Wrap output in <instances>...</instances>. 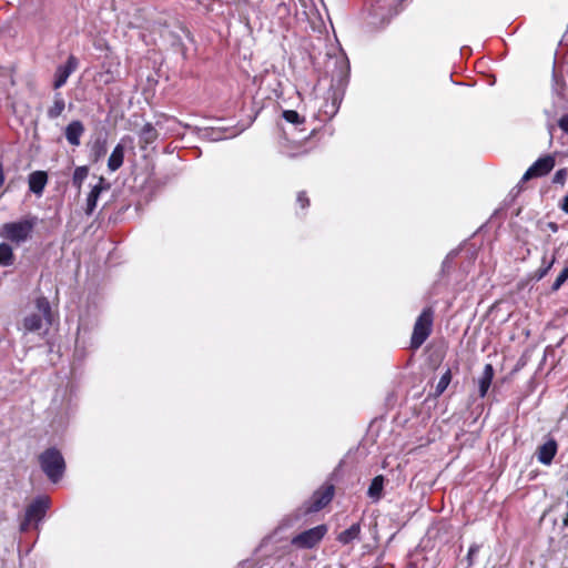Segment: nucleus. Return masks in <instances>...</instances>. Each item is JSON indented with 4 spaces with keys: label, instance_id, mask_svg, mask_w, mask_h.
I'll use <instances>...</instances> for the list:
<instances>
[{
    "label": "nucleus",
    "instance_id": "nucleus-1",
    "mask_svg": "<svg viewBox=\"0 0 568 568\" xmlns=\"http://www.w3.org/2000/svg\"><path fill=\"white\" fill-rule=\"evenodd\" d=\"M37 224V216H27L19 221L4 223L0 226V237L20 245L31 239Z\"/></svg>",
    "mask_w": 568,
    "mask_h": 568
},
{
    "label": "nucleus",
    "instance_id": "nucleus-2",
    "mask_svg": "<svg viewBox=\"0 0 568 568\" xmlns=\"http://www.w3.org/2000/svg\"><path fill=\"white\" fill-rule=\"evenodd\" d=\"M39 463L42 471L52 483H58L62 478L65 462L60 450L54 447L45 449L40 454Z\"/></svg>",
    "mask_w": 568,
    "mask_h": 568
},
{
    "label": "nucleus",
    "instance_id": "nucleus-3",
    "mask_svg": "<svg viewBox=\"0 0 568 568\" xmlns=\"http://www.w3.org/2000/svg\"><path fill=\"white\" fill-rule=\"evenodd\" d=\"M434 312L430 307L425 308L417 317L410 338V348H419L432 333Z\"/></svg>",
    "mask_w": 568,
    "mask_h": 568
},
{
    "label": "nucleus",
    "instance_id": "nucleus-4",
    "mask_svg": "<svg viewBox=\"0 0 568 568\" xmlns=\"http://www.w3.org/2000/svg\"><path fill=\"white\" fill-rule=\"evenodd\" d=\"M327 532L326 525H318L311 529L304 530L291 539V545L297 549L315 548Z\"/></svg>",
    "mask_w": 568,
    "mask_h": 568
},
{
    "label": "nucleus",
    "instance_id": "nucleus-5",
    "mask_svg": "<svg viewBox=\"0 0 568 568\" xmlns=\"http://www.w3.org/2000/svg\"><path fill=\"white\" fill-rule=\"evenodd\" d=\"M110 187L111 184L103 176L98 178V183L91 186V190L85 199V205L83 210L88 216H91L95 211L101 193L108 191Z\"/></svg>",
    "mask_w": 568,
    "mask_h": 568
},
{
    "label": "nucleus",
    "instance_id": "nucleus-6",
    "mask_svg": "<svg viewBox=\"0 0 568 568\" xmlns=\"http://www.w3.org/2000/svg\"><path fill=\"white\" fill-rule=\"evenodd\" d=\"M555 166V158L545 155L539 158L524 174L521 181H528L532 178H539L548 174Z\"/></svg>",
    "mask_w": 568,
    "mask_h": 568
},
{
    "label": "nucleus",
    "instance_id": "nucleus-7",
    "mask_svg": "<svg viewBox=\"0 0 568 568\" xmlns=\"http://www.w3.org/2000/svg\"><path fill=\"white\" fill-rule=\"evenodd\" d=\"M50 507V499L47 496L37 497L26 509V517L38 524L41 521Z\"/></svg>",
    "mask_w": 568,
    "mask_h": 568
},
{
    "label": "nucleus",
    "instance_id": "nucleus-8",
    "mask_svg": "<svg viewBox=\"0 0 568 568\" xmlns=\"http://www.w3.org/2000/svg\"><path fill=\"white\" fill-rule=\"evenodd\" d=\"M79 64L78 59L74 55H70L65 64L59 65L54 74V89L63 87L68 78L77 70Z\"/></svg>",
    "mask_w": 568,
    "mask_h": 568
},
{
    "label": "nucleus",
    "instance_id": "nucleus-9",
    "mask_svg": "<svg viewBox=\"0 0 568 568\" xmlns=\"http://www.w3.org/2000/svg\"><path fill=\"white\" fill-rule=\"evenodd\" d=\"M334 496V487L332 485L322 487L316 490L312 496V505L308 508V511H318L324 508Z\"/></svg>",
    "mask_w": 568,
    "mask_h": 568
},
{
    "label": "nucleus",
    "instance_id": "nucleus-10",
    "mask_svg": "<svg viewBox=\"0 0 568 568\" xmlns=\"http://www.w3.org/2000/svg\"><path fill=\"white\" fill-rule=\"evenodd\" d=\"M84 131L83 123L79 120H73L65 126L64 136L70 145L79 146Z\"/></svg>",
    "mask_w": 568,
    "mask_h": 568
},
{
    "label": "nucleus",
    "instance_id": "nucleus-11",
    "mask_svg": "<svg viewBox=\"0 0 568 568\" xmlns=\"http://www.w3.org/2000/svg\"><path fill=\"white\" fill-rule=\"evenodd\" d=\"M557 453V443L554 439H549L538 448L537 457L538 460L544 465L551 464Z\"/></svg>",
    "mask_w": 568,
    "mask_h": 568
},
{
    "label": "nucleus",
    "instance_id": "nucleus-12",
    "mask_svg": "<svg viewBox=\"0 0 568 568\" xmlns=\"http://www.w3.org/2000/svg\"><path fill=\"white\" fill-rule=\"evenodd\" d=\"M47 182L48 175L44 171H36L29 175V189L37 195L42 194Z\"/></svg>",
    "mask_w": 568,
    "mask_h": 568
},
{
    "label": "nucleus",
    "instance_id": "nucleus-13",
    "mask_svg": "<svg viewBox=\"0 0 568 568\" xmlns=\"http://www.w3.org/2000/svg\"><path fill=\"white\" fill-rule=\"evenodd\" d=\"M124 152L125 146L123 143H118L113 151L111 152L109 160H108V169L111 172H115L119 170L124 162Z\"/></svg>",
    "mask_w": 568,
    "mask_h": 568
},
{
    "label": "nucleus",
    "instance_id": "nucleus-14",
    "mask_svg": "<svg viewBox=\"0 0 568 568\" xmlns=\"http://www.w3.org/2000/svg\"><path fill=\"white\" fill-rule=\"evenodd\" d=\"M89 175V166L81 165L77 166L73 171L71 183L77 189L78 195L81 194L82 185Z\"/></svg>",
    "mask_w": 568,
    "mask_h": 568
},
{
    "label": "nucleus",
    "instance_id": "nucleus-15",
    "mask_svg": "<svg viewBox=\"0 0 568 568\" xmlns=\"http://www.w3.org/2000/svg\"><path fill=\"white\" fill-rule=\"evenodd\" d=\"M361 535V525L358 523L353 524L349 528L342 531L337 536V541H339L343 545H348L353 540L358 539Z\"/></svg>",
    "mask_w": 568,
    "mask_h": 568
},
{
    "label": "nucleus",
    "instance_id": "nucleus-16",
    "mask_svg": "<svg viewBox=\"0 0 568 568\" xmlns=\"http://www.w3.org/2000/svg\"><path fill=\"white\" fill-rule=\"evenodd\" d=\"M493 377H494V368H493L491 364H487L484 368L481 377L479 378V396L480 397L486 396V394L490 387Z\"/></svg>",
    "mask_w": 568,
    "mask_h": 568
},
{
    "label": "nucleus",
    "instance_id": "nucleus-17",
    "mask_svg": "<svg viewBox=\"0 0 568 568\" xmlns=\"http://www.w3.org/2000/svg\"><path fill=\"white\" fill-rule=\"evenodd\" d=\"M383 489H384V477L382 475H378L373 478L367 495L373 501H378L383 496Z\"/></svg>",
    "mask_w": 568,
    "mask_h": 568
},
{
    "label": "nucleus",
    "instance_id": "nucleus-18",
    "mask_svg": "<svg viewBox=\"0 0 568 568\" xmlns=\"http://www.w3.org/2000/svg\"><path fill=\"white\" fill-rule=\"evenodd\" d=\"M65 109V102L60 92H57L53 97V104L47 111L49 119L53 120L59 118Z\"/></svg>",
    "mask_w": 568,
    "mask_h": 568
},
{
    "label": "nucleus",
    "instance_id": "nucleus-19",
    "mask_svg": "<svg viewBox=\"0 0 568 568\" xmlns=\"http://www.w3.org/2000/svg\"><path fill=\"white\" fill-rule=\"evenodd\" d=\"M158 136L159 133L151 123L144 124L140 132V141L143 144L142 148L152 144L158 139Z\"/></svg>",
    "mask_w": 568,
    "mask_h": 568
},
{
    "label": "nucleus",
    "instance_id": "nucleus-20",
    "mask_svg": "<svg viewBox=\"0 0 568 568\" xmlns=\"http://www.w3.org/2000/svg\"><path fill=\"white\" fill-rule=\"evenodd\" d=\"M14 263V254L10 244L0 243V265L11 266Z\"/></svg>",
    "mask_w": 568,
    "mask_h": 568
},
{
    "label": "nucleus",
    "instance_id": "nucleus-21",
    "mask_svg": "<svg viewBox=\"0 0 568 568\" xmlns=\"http://www.w3.org/2000/svg\"><path fill=\"white\" fill-rule=\"evenodd\" d=\"M44 317L40 314H30L23 320V327L28 332H37L42 327V322Z\"/></svg>",
    "mask_w": 568,
    "mask_h": 568
},
{
    "label": "nucleus",
    "instance_id": "nucleus-22",
    "mask_svg": "<svg viewBox=\"0 0 568 568\" xmlns=\"http://www.w3.org/2000/svg\"><path fill=\"white\" fill-rule=\"evenodd\" d=\"M36 307L39 314L44 317L48 323H51V306L47 297L41 296L36 300Z\"/></svg>",
    "mask_w": 568,
    "mask_h": 568
},
{
    "label": "nucleus",
    "instance_id": "nucleus-23",
    "mask_svg": "<svg viewBox=\"0 0 568 568\" xmlns=\"http://www.w3.org/2000/svg\"><path fill=\"white\" fill-rule=\"evenodd\" d=\"M106 153V141L98 139L91 149V154L93 156V161H99Z\"/></svg>",
    "mask_w": 568,
    "mask_h": 568
},
{
    "label": "nucleus",
    "instance_id": "nucleus-24",
    "mask_svg": "<svg viewBox=\"0 0 568 568\" xmlns=\"http://www.w3.org/2000/svg\"><path fill=\"white\" fill-rule=\"evenodd\" d=\"M450 381H452V373H450V369H447L442 375V377L439 378V381L436 385V389H435L436 395L443 394L446 390V388L448 387Z\"/></svg>",
    "mask_w": 568,
    "mask_h": 568
},
{
    "label": "nucleus",
    "instance_id": "nucleus-25",
    "mask_svg": "<svg viewBox=\"0 0 568 568\" xmlns=\"http://www.w3.org/2000/svg\"><path fill=\"white\" fill-rule=\"evenodd\" d=\"M554 263L555 257H552L550 261H547L546 256H544L541 266L536 274L537 280H541L542 277H545L548 274L549 270L552 267Z\"/></svg>",
    "mask_w": 568,
    "mask_h": 568
},
{
    "label": "nucleus",
    "instance_id": "nucleus-26",
    "mask_svg": "<svg viewBox=\"0 0 568 568\" xmlns=\"http://www.w3.org/2000/svg\"><path fill=\"white\" fill-rule=\"evenodd\" d=\"M283 118L293 124H302L304 123V118L298 114V112L294 110H285L283 112Z\"/></svg>",
    "mask_w": 568,
    "mask_h": 568
},
{
    "label": "nucleus",
    "instance_id": "nucleus-27",
    "mask_svg": "<svg viewBox=\"0 0 568 568\" xmlns=\"http://www.w3.org/2000/svg\"><path fill=\"white\" fill-rule=\"evenodd\" d=\"M568 280V265H566L560 274L557 276L556 281L554 282L551 286V291L556 292L558 291L561 285Z\"/></svg>",
    "mask_w": 568,
    "mask_h": 568
},
{
    "label": "nucleus",
    "instance_id": "nucleus-28",
    "mask_svg": "<svg viewBox=\"0 0 568 568\" xmlns=\"http://www.w3.org/2000/svg\"><path fill=\"white\" fill-rule=\"evenodd\" d=\"M568 176V169H559L552 178V183L564 185Z\"/></svg>",
    "mask_w": 568,
    "mask_h": 568
},
{
    "label": "nucleus",
    "instance_id": "nucleus-29",
    "mask_svg": "<svg viewBox=\"0 0 568 568\" xmlns=\"http://www.w3.org/2000/svg\"><path fill=\"white\" fill-rule=\"evenodd\" d=\"M206 135L212 140V141H220V140H223V139H227L230 138V135H226L224 133V131L217 129V130H211L210 132L207 131L206 132ZM234 134H231V136H233Z\"/></svg>",
    "mask_w": 568,
    "mask_h": 568
},
{
    "label": "nucleus",
    "instance_id": "nucleus-30",
    "mask_svg": "<svg viewBox=\"0 0 568 568\" xmlns=\"http://www.w3.org/2000/svg\"><path fill=\"white\" fill-rule=\"evenodd\" d=\"M478 551H479V546L478 545H471L469 547V550H468V554H467V560H468V565L469 566H473L474 557L477 555Z\"/></svg>",
    "mask_w": 568,
    "mask_h": 568
},
{
    "label": "nucleus",
    "instance_id": "nucleus-31",
    "mask_svg": "<svg viewBox=\"0 0 568 568\" xmlns=\"http://www.w3.org/2000/svg\"><path fill=\"white\" fill-rule=\"evenodd\" d=\"M558 125L568 135V112L559 119Z\"/></svg>",
    "mask_w": 568,
    "mask_h": 568
},
{
    "label": "nucleus",
    "instance_id": "nucleus-32",
    "mask_svg": "<svg viewBox=\"0 0 568 568\" xmlns=\"http://www.w3.org/2000/svg\"><path fill=\"white\" fill-rule=\"evenodd\" d=\"M297 202L301 204V206L303 209H305L310 205V200L306 196V193L304 191H302L297 194Z\"/></svg>",
    "mask_w": 568,
    "mask_h": 568
},
{
    "label": "nucleus",
    "instance_id": "nucleus-33",
    "mask_svg": "<svg viewBox=\"0 0 568 568\" xmlns=\"http://www.w3.org/2000/svg\"><path fill=\"white\" fill-rule=\"evenodd\" d=\"M31 523H33V521L32 520H28V518L24 516V519L20 524V530L22 532L28 531Z\"/></svg>",
    "mask_w": 568,
    "mask_h": 568
},
{
    "label": "nucleus",
    "instance_id": "nucleus-34",
    "mask_svg": "<svg viewBox=\"0 0 568 568\" xmlns=\"http://www.w3.org/2000/svg\"><path fill=\"white\" fill-rule=\"evenodd\" d=\"M560 209L568 214V194L561 200Z\"/></svg>",
    "mask_w": 568,
    "mask_h": 568
},
{
    "label": "nucleus",
    "instance_id": "nucleus-35",
    "mask_svg": "<svg viewBox=\"0 0 568 568\" xmlns=\"http://www.w3.org/2000/svg\"><path fill=\"white\" fill-rule=\"evenodd\" d=\"M3 182H4L3 166L0 163V187L2 186Z\"/></svg>",
    "mask_w": 568,
    "mask_h": 568
},
{
    "label": "nucleus",
    "instance_id": "nucleus-36",
    "mask_svg": "<svg viewBox=\"0 0 568 568\" xmlns=\"http://www.w3.org/2000/svg\"><path fill=\"white\" fill-rule=\"evenodd\" d=\"M564 525H565V526H568V513H567L566 518L564 519Z\"/></svg>",
    "mask_w": 568,
    "mask_h": 568
},
{
    "label": "nucleus",
    "instance_id": "nucleus-37",
    "mask_svg": "<svg viewBox=\"0 0 568 568\" xmlns=\"http://www.w3.org/2000/svg\"><path fill=\"white\" fill-rule=\"evenodd\" d=\"M288 519L283 520V526H288Z\"/></svg>",
    "mask_w": 568,
    "mask_h": 568
}]
</instances>
